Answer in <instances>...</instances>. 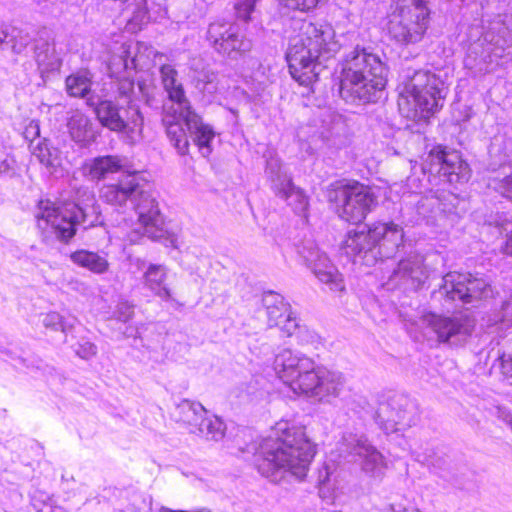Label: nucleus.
Wrapping results in <instances>:
<instances>
[{"mask_svg": "<svg viewBox=\"0 0 512 512\" xmlns=\"http://www.w3.org/2000/svg\"><path fill=\"white\" fill-rule=\"evenodd\" d=\"M161 80L168 96H184V88L178 78L177 70L169 65H162L160 68Z\"/></svg>", "mask_w": 512, "mask_h": 512, "instance_id": "393cba45", "label": "nucleus"}, {"mask_svg": "<svg viewBox=\"0 0 512 512\" xmlns=\"http://www.w3.org/2000/svg\"><path fill=\"white\" fill-rule=\"evenodd\" d=\"M137 213V219L144 217H158L162 215L158 201L151 194L142 191L134 205Z\"/></svg>", "mask_w": 512, "mask_h": 512, "instance_id": "cd10ccee", "label": "nucleus"}, {"mask_svg": "<svg viewBox=\"0 0 512 512\" xmlns=\"http://www.w3.org/2000/svg\"><path fill=\"white\" fill-rule=\"evenodd\" d=\"M140 226L143 229V233L152 240H159L168 237V230L165 225V218L163 215L158 217H144L138 219Z\"/></svg>", "mask_w": 512, "mask_h": 512, "instance_id": "a878e982", "label": "nucleus"}, {"mask_svg": "<svg viewBox=\"0 0 512 512\" xmlns=\"http://www.w3.org/2000/svg\"><path fill=\"white\" fill-rule=\"evenodd\" d=\"M370 251L377 246L392 243L397 240L400 228L393 222H374L364 231Z\"/></svg>", "mask_w": 512, "mask_h": 512, "instance_id": "dca6fc26", "label": "nucleus"}, {"mask_svg": "<svg viewBox=\"0 0 512 512\" xmlns=\"http://www.w3.org/2000/svg\"><path fill=\"white\" fill-rule=\"evenodd\" d=\"M188 121L192 123L191 133H194V143L196 146L200 150L207 148L210 151L211 142L215 137L213 128L209 124L204 123L202 117L194 111Z\"/></svg>", "mask_w": 512, "mask_h": 512, "instance_id": "5701e85b", "label": "nucleus"}, {"mask_svg": "<svg viewBox=\"0 0 512 512\" xmlns=\"http://www.w3.org/2000/svg\"><path fill=\"white\" fill-rule=\"evenodd\" d=\"M430 10L397 6L391 14L387 29L393 40L401 45L420 42L429 26Z\"/></svg>", "mask_w": 512, "mask_h": 512, "instance_id": "0eeeda50", "label": "nucleus"}, {"mask_svg": "<svg viewBox=\"0 0 512 512\" xmlns=\"http://www.w3.org/2000/svg\"><path fill=\"white\" fill-rule=\"evenodd\" d=\"M251 47V42L247 39L240 38L234 30V36H232L228 42L224 44L221 43V47L218 48V52L236 59L238 56L250 51Z\"/></svg>", "mask_w": 512, "mask_h": 512, "instance_id": "c756f323", "label": "nucleus"}, {"mask_svg": "<svg viewBox=\"0 0 512 512\" xmlns=\"http://www.w3.org/2000/svg\"><path fill=\"white\" fill-rule=\"evenodd\" d=\"M96 116L102 126L115 132H122L127 124L119 115V109L113 101L109 99L100 100L94 108Z\"/></svg>", "mask_w": 512, "mask_h": 512, "instance_id": "f3484780", "label": "nucleus"}, {"mask_svg": "<svg viewBox=\"0 0 512 512\" xmlns=\"http://www.w3.org/2000/svg\"><path fill=\"white\" fill-rule=\"evenodd\" d=\"M142 186L138 172H127L115 182L106 184L100 191L102 201L110 206L122 207L136 196L139 197Z\"/></svg>", "mask_w": 512, "mask_h": 512, "instance_id": "9b49d317", "label": "nucleus"}, {"mask_svg": "<svg viewBox=\"0 0 512 512\" xmlns=\"http://www.w3.org/2000/svg\"><path fill=\"white\" fill-rule=\"evenodd\" d=\"M440 342H447L452 336L460 333L462 324L450 317L433 315L429 321Z\"/></svg>", "mask_w": 512, "mask_h": 512, "instance_id": "4be33fe9", "label": "nucleus"}, {"mask_svg": "<svg viewBox=\"0 0 512 512\" xmlns=\"http://www.w3.org/2000/svg\"><path fill=\"white\" fill-rule=\"evenodd\" d=\"M325 198L334 213L350 225L362 224L377 206L373 188L352 178L331 182L326 187Z\"/></svg>", "mask_w": 512, "mask_h": 512, "instance_id": "20e7f679", "label": "nucleus"}, {"mask_svg": "<svg viewBox=\"0 0 512 512\" xmlns=\"http://www.w3.org/2000/svg\"><path fill=\"white\" fill-rule=\"evenodd\" d=\"M11 169V164L7 159L0 160V173H5Z\"/></svg>", "mask_w": 512, "mask_h": 512, "instance_id": "a19ab883", "label": "nucleus"}, {"mask_svg": "<svg viewBox=\"0 0 512 512\" xmlns=\"http://www.w3.org/2000/svg\"><path fill=\"white\" fill-rule=\"evenodd\" d=\"M319 57L299 37L294 39L287 53L291 76L302 86L312 84L317 75L315 68Z\"/></svg>", "mask_w": 512, "mask_h": 512, "instance_id": "1a4fd4ad", "label": "nucleus"}, {"mask_svg": "<svg viewBox=\"0 0 512 512\" xmlns=\"http://www.w3.org/2000/svg\"><path fill=\"white\" fill-rule=\"evenodd\" d=\"M234 36V28L229 23L215 22L210 24L207 31V39L214 46L216 51L221 43H226Z\"/></svg>", "mask_w": 512, "mask_h": 512, "instance_id": "bb28decb", "label": "nucleus"}, {"mask_svg": "<svg viewBox=\"0 0 512 512\" xmlns=\"http://www.w3.org/2000/svg\"><path fill=\"white\" fill-rule=\"evenodd\" d=\"M429 0H397V6L405 8H417L418 10H429Z\"/></svg>", "mask_w": 512, "mask_h": 512, "instance_id": "58836bf2", "label": "nucleus"}, {"mask_svg": "<svg viewBox=\"0 0 512 512\" xmlns=\"http://www.w3.org/2000/svg\"><path fill=\"white\" fill-rule=\"evenodd\" d=\"M60 66V63L59 61L57 60L56 62L54 63H51V67L49 68L50 70H55V69H58Z\"/></svg>", "mask_w": 512, "mask_h": 512, "instance_id": "79ce46f5", "label": "nucleus"}, {"mask_svg": "<svg viewBox=\"0 0 512 512\" xmlns=\"http://www.w3.org/2000/svg\"><path fill=\"white\" fill-rule=\"evenodd\" d=\"M8 34L6 32L2 33V36H0V43H3L5 39L7 38Z\"/></svg>", "mask_w": 512, "mask_h": 512, "instance_id": "37998d69", "label": "nucleus"}, {"mask_svg": "<svg viewBox=\"0 0 512 512\" xmlns=\"http://www.w3.org/2000/svg\"><path fill=\"white\" fill-rule=\"evenodd\" d=\"M444 82L429 71H417L404 86V92L409 96H438L444 92Z\"/></svg>", "mask_w": 512, "mask_h": 512, "instance_id": "4468645a", "label": "nucleus"}, {"mask_svg": "<svg viewBox=\"0 0 512 512\" xmlns=\"http://www.w3.org/2000/svg\"><path fill=\"white\" fill-rule=\"evenodd\" d=\"M33 154L46 167H55L60 165V153L56 148L50 146L47 139L39 141L33 150Z\"/></svg>", "mask_w": 512, "mask_h": 512, "instance_id": "7c9ffc66", "label": "nucleus"}, {"mask_svg": "<svg viewBox=\"0 0 512 512\" xmlns=\"http://www.w3.org/2000/svg\"><path fill=\"white\" fill-rule=\"evenodd\" d=\"M499 31L493 29V22L490 21L484 39L503 51L512 48V31L506 30V27L499 25Z\"/></svg>", "mask_w": 512, "mask_h": 512, "instance_id": "c85d7f7f", "label": "nucleus"}, {"mask_svg": "<svg viewBox=\"0 0 512 512\" xmlns=\"http://www.w3.org/2000/svg\"><path fill=\"white\" fill-rule=\"evenodd\" d=\"M317 455V445L306 427L288 419H280L259 445L257 469L265 477L283 471L304 480Z\"/></svg>", "mask_w": 512, "mask_h": 512, "instance_id": "f257e3e1", "label": "nucleus"}, {"mask_svg": "<svg viewBox=\"0 0 512 512\" xmlns=\"http://www.w3.org/2000/svg\"><path fill=\"white\" fill-rule=\"evenodd\" d=\"M238 18L248 21L250 19V13L252 12L254 5L252 0H245L243 3H237L235 5Z\"/></svg>", "mask_w": 512, "mask_h": 512, "instance_id": "e433bc0d", "label": "nucleus"}, {"mask_svg": "<svg viewBox=\"0 0 512 512\" xmlns=\"http://www.w3.org/2000/svg\"><path fill=\"white\" fill-rule=\"evenodd\" d=\"M162 108V122L168 139L179 154L187 155L189 133L192 132V123L188 119L193 114L188 98H166Z\"/></svg>", "mask_w": 512, "mask_h": 512, "instance_id": "423d86ee", "label": "nucleus"}, {"mask_svg": "<svg viewBox=\"0 0 512 512\" xmlns=\"http://www.w3.org/2000/svg\"><path fill=\"white\" fill-rule=\"evenodd\" d=\"M387 69L380 58L357 46L343 61L340 93L370 96L385 89Z\"/></svg>", "mask_w": 512, "mask_h": 512, "instance_id": "7ed1b4c3", "label": "nucleus"}, {"mask_svg": "<svg viewBox=\"0 0 512 512\" xmlns=\"http://www.w3.org/2000/svg\"><path fill=\"white\" fill-rule=\"evenodd\" d=\"M493 29L496 31H499V28L501 26L506 27V30L512 31V13H503L498 14L496 17H494L493 20Z\"/></svg>", "mask_w": 512, "mask_h": 512, "instance_id": "c9c22d12", "label": "nucleus"}, {"mask_svg": "<svg viewBox=\"0 0 512 512\" xmlns=\"http://www.w3.org/2000/svg\"><path fill=\"white\" fill-rule=\"evenodd\" d=\"M176 421L187 428L190 433L203 432V426H206L207 432L212 437L216 436V433L212 431L213 420L198 413L191 405H182L177 408ZM214 422L221 425L217 419ZM217 434H222V432L218 431Z\"/></svg>", "mask_w": 512, "mask_h": 512, "instance_id": "2eb2a0df", "label": "nucleus"}, {"mask_svg": "<svg viewBox=\"0 0 512 512\" xmlns=\"http://www.w3.org/2000/svg\"><path fill=\"white\" fill-rule=\"evenodd\" d=\"M263 305L269 327L278 328L284 337H292L296 334L299 329L298 319L283 296L268 292L264 295Z\"/></svg>", "mask_w": 512, "mask_h": 512, "instance_id": "9d476101", "label": "nucleus"}, {"mask_svg": "<svg viewBox=\"0 0 512 512\" xmlns=\"http://www.w3.org/2000/svg\"><path fill=\"white\" fill-rule=\"evenodd\" d=\"M468 276L469 303L485 298L490 288L488 282L483 278H478L471 274H468Z\"/></svg>", "mask_w": 512, "mask_h": 512, "instance_id": "473e14b6", "label": "nucleus"}, {"mask_svg": "<svg viewBox=\"0 0 512 512\" xmlns=\"http://www.w3.org/2000/svg\"><path fill=\"white\" fill-rule=\"evenodd\" d=\"M166 272L163 266L152 264L144 274L145 285L156 295L164 299L172 297L171 291L164 285Z\"/></svg>", "mask_w": 512, "mask_h": 512, "instance_id": "412c9836", "label": "nucleus"}, {"mask_svg": "<svg viewBox=\"0 0 512 512\" xmlns=\"http://www.w3.org/2000/svg\"><path fill=\"white\" fill-rule=\"evenodd\" d=\"M24 138L30 142L40 136V125L37 120H29L22 132Z\"/></svg>", "mask_w": 512, "mask_h": 512, "instance_id": "f704fd0d", "label": "nucleus"}, {"mask_svg": "<svg viewBox=\"0 0 512 512\" xmlns=\"http://www.w3.org/2000/svg\"><path fill=\"white\" fill-rule=\"evenodd\" d=\"M424 174L445 177L449 183L466 181L470 177L469 165L455 149H448L443 144L434 145L423 162Z\"/></svg>", "mask_w": 512, "mask_h": 512, "instance_id": "6e6552de", "label": "nucleus"}, {"mask_svg": "<svg viewBox=\"0 0 512 512\" xmlns=\"http://www.w3.org/2000/svg\"><path fill=\"white\" fill-rule=\"evenodd\" d=\"M341 254L347 258L354 259L370 252L364 230L349 231L340 243Z\"/></svg>", "mask_w": 512, "mask_h": 512, "instance_id": "a211bd4d", "label": "nucleus"}, {"mask_svg": "<svg viewBox=\"0 0 512 512\" xmlns=\"http://www.w3.org/2000/svg\"><path fill=\"white\" fill-rule=\"evenodd\" d=\"M93 75L90 71L81 69L66 78V90L69 96H86L93 93Z\"/></svg>", "mask_w": 512, "mask_h": 512, "instance_id": "aec40b11", "label": "nucleus"}, {"mask_svg": "<svg viewBox=\"0 0 512 512\" xmlns=\"http://www.w3.org/2000/svg\"><path fill=\"white\" fill-rule=\"evenodd\" d=\"M71 261L93 273L102 274L109 269L108 261L96 252L84 249L77 250L70 254Z\"/></svg>", "mask_w": 512, "mask_h": 512, "instance_id": "6ab92c4d", "label": "nucleus"}, {"mask_svg": "<svg viewBox=\"0 0 512 512\" xmlns=\"http://www.w3.org/2000/svg\"><path fill=\"white\" fill-rule=\"evenodd\" d=\"M298 37L309 46L311 51H315L320 56L330 57L340 48L335 40L334 29L328 24L304 22Z\"/></svg>", "mask_w": 512, "mask_h": 512, "instance_id": "f8f14e48", "label": "nucleus"}, {"mask_svg": "<svg viewBox=\"0 0 512 512\" xmlns=\"http://www.w3.org/2000/svg\"><path fill=\"white\" fill-rule=\"evenodd\" d=\"M321 280L325 281L327 283H331L332 290L344 291V289H345L343 280L338 274H336V275H332L330 273L323 274L321 277Z\"/></svg>", "mask_w": 512, "mask_h": 512, "instance_id": "4c0bfd02", "label": "nucleus"}, {"mask_svg": "<svg viewBox=\"0 0 512 512\" xmlns=\"http://www.w3.org/2000/svg\"><path fill=\"white\" fill-rule=\"evenodd\" d=\"M71 137L77 142H84L90 132L89 120L81 114L73 115L68 121Z\"/></svg>", "mask_w": 512, "mask_h": 512, "instance_id": "2f4dec72", "label": "nucleus"}, {"mask_svg": "<svg viewBox=\"0 0 512 512\" xmlns=\"http://www.w3.org/2000/svg\"><path fill=\"white\" fill-rule=\"evenodd\" d=\"M469 276L460 274L452 282V297H457L459 300L469 303Z\"/></svg>", "mask_w": 512, "mask_h": 512, "instance_id": "72a5a7b5", "label": "nucleus"}, {"mask_svg": "<svg viewBox=\"0 0 512 512\" xmlns=\"http://www.w3.org/2000/svg\"><path fill=\"white\" fill-rule=\"evenodd\" d=\"M124 163L120 156L108 154L97 156L82 165L83 175L91 181H103L109 175L122 172Z\"/></svg>", "mask_w": 512, "mask_h": 512, "instance_id": "ddd939ff", "label": "nucleus"}, {"mask_svg": "<svg viewBox=\"0 0 512 512\" xmlns=\"http://www.w3.org/2000/svg\"><path fill=\"white\" fill-rule=\"evenodd\" d=\"M408 104L410 102L408 101ZM413 111L411 117L416 121L427 122L441 107L437 98H412Z\"/></svg>", "mask_w": 512, "mask_h": 512, "instance_id": "b1692460", "label": "nucleus"}, {"mask_svg": "<svg viewBox=\"0 0 512 512\" xmlns=\"http://www.w3.org/2000/svg\"><path fill=\"white\" fill-rule=\"evenodd\" d=\"M498 190L504 197L512 200V174L504 177L499 182Z\"/></svg>", "mask_w": 512, "mask_h": 512, "instance_id": "ea45409f", "label": "nucleus"}, {"mask_svg": "<svg viewBox=\"0 0 512 512\" xmlns=\"http://www.w3.org/2000/svg\"><path fill=\"white\" fill-rule=\"evenodd\" d=\"M86 213L76 202L61 204L49 199H41L37 204L35 222L43 233H53L63 243L68 244L77 233V225L85 222Z\"/></svg>", "mask_w": 512, "mask_h": 512, "instance_id": "39448f33", "label": "nucleus"}, {"mask_svg": "<svg viewBox=\"0 0 512 512\" xmlns=\"http://www.w3.org/2000/svg\"><path fill=\"white\" fill-rule=\"evenodd\" d=\"M273 369L283 385L297 396L324 397L337 390L332 373L312 358L288 349L276 355Z\"/></svg>", "mask_w": 512, "mask_h": 512, "instance_id": "f03ea898", "label": "nucleus"}]
</instances>
